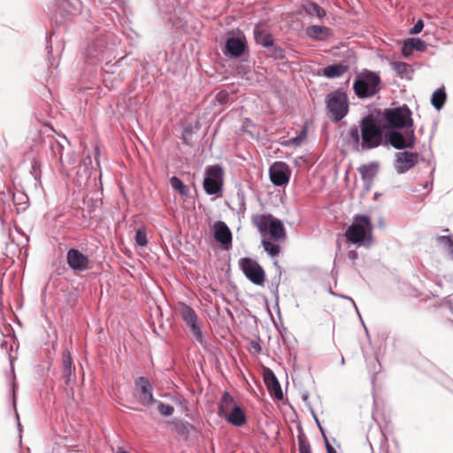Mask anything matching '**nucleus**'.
<instances>
[{
    "label": "nucleus",
    "instance_id": "obj_28",
    "mask_svg": "<svg viewBox=\"0 0 453 453\" xmlns=\"http://www.w3.org/2000/svg\"><path fill=\"white\" fill-rule=\"evenodd\" d=\"M435 240L439 244L442 245L447 250L451 258L453 259V235H438L435 237Z\"/></svg>",
    "mask_w": 453,
    "mask_h": 453
},
{
    "label": "nucleus",
    "instance_id": "obj_46",
    "mask_svg": "<svg viewBox=\"0 0 453 453\" xmlns=\"http://www.w3.org/2000/svg\"><path fill=\"white\" fill-rule=\"evenodd\" d=\"M250 350L254 353H259L261 351V346L257 342H250Z\"/></svg>",
    "mask_w": 453,
    "mask_h": 453
},
{
    "label": "nucleus",
    "instance_id": "obj_47",
    "mask_svg": "<svg viewBox=\"0 0 453 453\" xmlns=\"http://www.w3.org/2000/svg\"><path fill=\"white\" fill-rule=\"evenodd\" d=\"M349 257L351 260H353V261H354V260H356V259L357 258V251H355V250H350V251L349 252Z\"/></svg>",
    "mask_w": 453,
    "mask_h": 453
},
{
    "label": "nucleus",
    "instance_id": "obj_37",
    "mask_svg": "<svg viewBox=\"0 0 453 453\" xmlns=\"http://www.w3.org/2000/svg\"><path fill=\"white\" fill-rule=\"evenodd\" d=\"M73 360L71 353L68 350H65L62 355V366L63 369H73Z\"/></svg>",
    "mask_w": 453,
    "mask_h": 453
},
{
    "label": "nucleus",
    "instance_id": "obj_48",
    "mask_svg": "<svg viewBox=\"0 0 453 453\" xmlns=\"http://www.w3.org/2000/svg\"><path fill=\"white\" fill-rule=\"evenodd\" d=\"M326 448L327 453H336L334 449L328 442H326Z\"/></svg>",
    "mask_w": 453,
    "mask_h": 453
},
{
    "label": "nucleus",
    "instance_id": "obj_33",
    "mask_svg": "<svg viewBox=\"0 0 453 453\" xmlns=\"http://www.w3.org/2000/svg\"><path fill=\"white\" fill-rule=\"evenodd\" d=\"M298 438V447L299 453H311L310 444L305 437V435L300 433L297 436Z\"/></svg>",
    "mask_w": 453,
    "mask_h": 453
},
{
    "label": "nucleus",
    "instance_id": "obj_15",
    "mask_svg": "<svg viewBox=\"0 0 453 453\" xmlns=\"http://www.w3.org/2000/svg\"><path fill=\"white\" fill-rule=\"evenodd\" d=\"M263 378L265 384L270 392V394L276 399L281 400L283 398V393L281 390L280 384L276 378L274 372L269 369L265 368L263 372Z\"/></svg>",
    "mask_w": 453,
    "mask_h": 453
},
{
    "label": "nucleus",
    "instance_id": "obj_31",
    "mask_svg": "<svg viewBox=\"0 0 453 453\" xmlns=\"http://www.w3.org/2000/svg\"><path fill=\"white\" fill-rule=\"evenodd\" d=\"M170 184H171L172 188L175 191L180 193V195H182V196L187 195L188 190H187L185 185L183 184L182 180L180 178H178L176 176H173L170 179Z\"/></svg>",
    "mask_w": 453,
    "mask_h": 453
},
{
    "label": "nucleus",
    "instance_id": "obj_36",
    "mask_svg": "<svg viewBox=\"0 0 453 453\" xmlns=\"http://www.w3.org/2000/svg\"><path fill=\"white\" fill-rule=\"evenodd\" d=\"M135 242L136 243L141 246L144 247L148 243L147 240V234L144 228H138L135 233Z\"/></svg>",
    "mask_w": 453,
    "mask_h": 453
},
{
    "label": "nucleus",
    "instance_id": "obj_38",
    "mask_svg": "<svg viewBox=\"0 0 453 453\" xmlns=\"http://www.w3.org/2000/svg\"><path fill=\"white\" fill-rule=\"evenodd\" d=\"M173 403L183 411H188V402L181 395H177L173 399Z\"/></svg>",
    "mask_w": 453,
    "mask_h": 453
},
{
    "label": "nucleus",
    "instance_id": "obj_9",
    "mask_svg": "<svg viewBox=\"0 0 453 453\" xmlns=\"http://www.w3.org/2000/svg\"><path fill=\"white\" fill-rule=\"evenodd\" d=\"M239 265L244 275L253 284L262 286L265 282V273L262 266L250 257H242L239 260Z\"/></svg>",
    "mask_w": 453,
    "mask_h": 453
},
{
    "label": "nucleus",
    "instance_id": "obj_44",
    "mask_svg": "<svg viewBox=\"0 0 453 453\" xmlns=\"http://www.w3.org/2000/svg\"><path fill=\"white\" fill-rule=\"evenodd\" d=\"M304 138H305V132H303L301 135L291 138L289 141V144L298 146L302 143V142L303 141Z\"/></svg>",
    "mask_w": 453,
    "mask_h": 453
},
{
    "label": "nucleus",
    "instance_id": "obj_32",
    "mask_svg": "<svg viewBox=\"0 0 453 453\" xmlns=\"http://www.w3.org/2000/svg\"><path fill=\"white\" fill-rule=\"evenodd\" d=\"M255 38L257 42L264 47H272L274 45L273 39L271 35H262L256 33Z\"/></svg>",
    "mask_w": 453,
    "mask_h": 453
},
{
    "label": "nucleus",
    "instance_id": "obj_45",
    "mask_svg": "<svg viewBox=\"0 0 453 453\" xmlns=\"http://www.w3.org/2000/svg\"><path fill=\"white\" fill-rule=\"evenodd\" d=\"M330 293H331L332 295L338 296H340L341 298H343V299L349 300V301L353 304V306L355 307L356 311H358L357 307V304H356V303L354 302V300H353L351 297L347 296H344V295H338V294H335V293H334L332 290H330ZM357 313H359V312H357ZM358 315L360 316V314H358Z\"/></svg>",
    "mask_w": 453,
    "mask_h": 453
},
{
    "label": "nucleus",
    "instance_id": "obj_43",
    "mask_svg": "<svg viewBox=\"0 0 453 453\" xmlns=\"http://www.w3.org/2000/svg\"><path fill=\"white\" fill-rule=\"evenodd\" d=\"M424 27V23L421 19L418 20L417 23L412 27V28L410 31V34L411 35H417L422 31Z\"/></svg>",
    "mask_w": 453,
    "mask_h": 453
},
{
    "label": "nucleus",
    "instance_id": "obj_51",
    "mask_svg": "<svg viewBox=\"0 0 453 453\" xmlns=\"http://www.w3.org/2000/svg\"><path fill=\"white\" fill-rule=\"evenodd\" d=\"M341 364H342V365H343V364H344V358H343V357H342Z\"/></svg>",
    "mask_w": 453,
    "mask_h": 453
},
{
    "label": "nucleus",
    "instance_id": "obj_50",
    "mask_svg": "<svg viewBox=\"0 0 453 453\" xmlns=\"http://www.w3.org/2000/svg\"><path fill=\"white\" fill-rule=\"evenodd\" d=\"M47 49H50V50H49V53H50V54H51V53H52V52H51V47L47 46Z\"/></svg>",
    "mask_w": 453,
    "mask_h": 453
},
{
    "label": "nucleus",
    "instance_id": "obj_11",
    "mask_svg": "<svg viewBox=\"0 0 453 453\" xmlns=\"http://www.w3.org/2000/svg\"><path fill=\"white\" fill-rule=\"evenodd\" d=\"M134 397L143 406H150L156 402L153 395V387L150 380L143 376L137 378L134 381Z\"/></svg>",
    "mask_w": 453,
    "mask_h": 453
},
{
    "label": "nucleus",
    "instance_id": "obj_7",
    "mask_svg": "<svg viewBox=\"0 0 453 453\" xmlns=\"http://www.w3.org/2000/svg\"><path fill=\"white\" fill-rule=\"evenodd\" d=\"M175 312L189 327L195 339L197 342H202L203 333L198 323V317L195 310L187 303L180 302L175 308Z\"/></svg>",
    "mask_w": 453,
    "mask_h": 453
},
{
    "label": "nucleus",
    "instance_id": "obj_26",
    "mask_svg": "<svg viewBox=\"0 0 453 453\" xmlns=\"http://www.w3.org/2000/svg\"><path fill=\"white\" fill-rule=\"evenodd\" d=\"M234 406H236L234 397L229 393L224 392L219 404V416L222 417L223 415H226Z\"/></svg>",
    "mask_w": 453,
    "mask_h": 453
},
{
    "label": "nucleus",
    "instance_id": "obj_39",
    "mask_svg": "<svg viewBox=\"0 0 453 453\" xmlns=\"http://www.w3.org/2000/svg\"><path fill=\"white\" fill-rule=\"evenodd\" d=\"M271 55L274 59H283L285 58L283 50L279 46H272Z\"/></svg>",
    "mask_w": 453,
    "mask_h": 453
},
{
    "label": "nucleus",
    "instance_id": "obj_2",
    "mask_svg": "<svg viewBox=\"0 0 453 453\" xmlns=\"http://www.w3.org/2000/svg\"><path fill=\"white\" fill-rule=\"evenodd\" d=\"M348 241L358 246L370 247L372 243V226L367 215H356L352 224L345 231Z\"/></svg>",
    "mask_w": 453,
    "mask_h": 453
},
{
    "label": "nucleus",
    "instance_id": "obj_24",
    "mask_svg": "<svg viewBox=\"0 0 453 453\" xmlns=\"http://www.w3.org/2000/svg\"><path fill=\"white\" fill-rule=\"evenodd\" d=\"M390 66L401 78L407 80L411 79L414 71L411 65L405 62L393 61L390 62Z\"/></svg>",
    "mask_w": 453,
    "mask_h": 453
},
{
    "label": "nucleus",
    "instance_id": "obj_25",
    "mask_svg": "<svg viewBox=\"0 0 453 453\" xmlns=\"http://www.w3.org/2000/svg\"><path fill=\"white\" fill-rule=\"evenodd\" d=\"M268 232L274 240H282L286 237V232L282 223L274 217L270 223Z\"/></svg>",
    "mask_w": 453,
    "mask_h": 453
},
{
    "label": "nucleus",
    "instance_id": "obj_21",
    "mask_svg": "<svg viewBox=\"0 0 453 453\" xmlns=\"http://www.w3.org/2000/svg\"><path fill=\"white\" fill-rule=\"evenodd\" d=\"M273 219V217L271 214H256L252 216L251 221L261 234H265Z\"/></svg>",
    "mask_w": 453,
    "mask_h": 453
},
{
    "label": "nucleus",
    "instance_id": "obj_22",
    "mask_svg": "<svg viewBox=\"0 0 453 453\" xmlns=\"http://www.w3.org/2000/svg\"><path fill=\"white\" fill-rule=\"evenodd\" d=\"M379 170V165L376 162L370 163L368 165H363L358 168V172L364 181L371 183L373 178L376 176Z\"/></svg>",
    "mask_w": 453,
    "mask_h": 453
},
{
    "label": "nucleus",
    "instance_id": "obj_10",
    "mask_svg": "<svg viewBox=\"0 0 453 453\" xmlns=\"http://www.w3.org/2000/svg\"><path fill=\"white\" fill-rule=\"evenodd\" d=\"M386 142L396 150L411 149L415 145L416 136L413 130H406L405 134L398 131L386 134Z\"/></svg>",
    "mask_w": 453,
    "mask_h": 453
},
{
    "label": "nucleus",
    "instance_id": "obj_14",
    "mask_svg": "<svg viewBox=\"0 0 453 453\" xmlns=\"http://www.w3.org/2000/svg\"><path fill=\"white\" fill-rule=\"evenodd\" d=\"M68 265L73 271L83 272L89 267V259L77 249H70L66 254Z\"/></svg>",
    "mask_w": 453,
    "mask_h": 453
},
{
    "label": "nucleus",
    "instance_id": "obj_18",
    "mask_svg": "<svg viewBox=\"0 0 453 453\" xmlns=\"http://www.w3.org/2000/svg\"><path fill=\"white\" fill-rule=\"evenodd\" d=\"M426 43L419 38H409L404 40L402 46V54L403 57H410L413 50L423 52L426 50Z\"/></svg>",
    "mask_w": 453,
    "mask_h": 453
},
{
    "label": "nucleus",
    "instance_id": "obj_3",
    "mask_svg": "<svg viewBox=\"0 0 453 453\" xmlns=\"http://www.w3.org/2000/svg\"><path fill=\"white\" fill-rule=\"evenodd\" d=\"M110 37H111V35H102L88 43L83 52V58L86 64L96 65L105 58L110 57V51L115 45V42Z\"/></svg>",
    "mask_w": 453,
    "mask_h": 453
},
{
    "label": "nucleus",
    "instance_id": "obj_49",
    "mask_svg": "<svg viewBox=\"0 0 453 453\" xmlns=\"http://www.w3.org/2000/svg\"><path fill=\"white\" fill-rule=\"evenodd\" d=\"M18 426H19V433H21L20 423L19 420H18Z\"/></svg>",
    "mask_w": 453,
    "mask_h": 453
},
{
    "label": "nucleus",
    "instance_id": "obj_40",
    "mask_svg": "<svg viewBox=\"0 0 453 453\" xmlns=\"http://www.w3.org/2000/svg\"><path fill=\"white\" fill-rule=\"evenodd\" d=\"M52 150H54V153L56 156L58 155L59 161L64 165V159H63V146L58 142H56L54 144L51 145Z\"/></svg>",
    "mask_w": 453,
    "mask_h": 453
},
{
    "label": "nucleus",
    "instance_id": "obj_34",
    "mask_svg": "<svg viewBox=\"0 0 453 453\" xmlns=\"http://www.w3.org/2000/svg\"><path fill=\"white\" fill-rule=\"evenodd\" d=\"M174 426L176 431L181 434H189L190 430L194 428V426L188 422L177 421L174 423Z\"/></svg>",
    "mask_w": 453,
    "mask_h": 453
},
{
    "label": "nucleus",
    "instance_id": "obj_6",
    "mask_svg": "<svg viewBox=\"0 0 453 453\" xmlns=\"http://www.w3.org/2000/svg\"><path fill=\"white\" fill-rule=\"evenodd\" d=\"M326 109L335 122L341 121L349 112L348 96L342 90L329 93L326 98Z\"/></svg>",
    "mask_w": 453,
    "mask_h": 453
},
{
    "label": "nucleus",
    "instance_id": "obj_4",
    "mask_svg": "<svg viewBox=\"0 0 453 453\" xmlns=\"http://www.w3.org/2000/svg\"><path fill=\"white\" fill-rule=\"evenodd\" d=\"M380 78L379 74L365 70L356 77L353 89L358 98H368L380 91Z\"/></svg>",
    "mask_w": 453,
    "mask_h": 453
},
{
    "label": "nucleus",
    "instance_id": "obj_23",
    "mask_svg": "<svg viewBox=\"0 0 453 453\" xmlns=\"http://www.w3.org/2000/svg\"><path fill=\"white\" fill-rule=\"evenodd\" d=\"M348 69L349 67L346 65L341 63L333 64L323 68L322 73L326 78H338L342 76L348 71Z\"/></svg>",
    "mask_w": 453,
    "mask_h": 453
},
{
    "label": "nucleus",
    "instance_id": "obj_13",
    "mask_svg": "<svg viewBox=\"0 0 453 453\" xmlns=\"http://www.w3.org/2000/svg\"><path fill=\"white\" fill-rule=\"evenodd\" d=\"M418 154L415 152H398L395 154V168L400 174L408 172L417 165Z\"/></svg>",
    "mask_w": 453,
    "mask_h": 453
},
{
    "label": "nucleus",
    "instance_id": "obj_16",
    "mask_svg": "<svg viewBox=\"0 0 453 453\" xmlns=\"http://www.w3.org/2000/svg\"><path fill=\"white\" fill-rule=\"evenodd\" d=\"M214 238L226 249L232 245V233L227 225L223 221H218L213 226Z\"/></svg>",
    "mask_w": 453,
    "mask_h": 453
},
{
    "label": "nucleus",
    "instance_id": "obj_5",
    "mask_svg": "<svg viewBox=\"0 0 453 453\" xmlns=\"http://www.w3.org/2000/svg\"><path fill=\"white\" fill-rule=\"evenodd\" d=\"M411 111L407 105L385 109L382 113L383 119L393 128L411 127L413 120Z\"/></svg>",
    "mask_w": 453,
    "mask_h": 453
},
{
    "label": "nucleus",
    "instance_id": "obj_20",
    "mask_svg": "<svg viewBox=\"0 0 453 453\" xmlns=\"http://www.w3.org/2000/svg\"><path fill=\"white\" fill-rule=\"evenodd\" d=\"M306 35L314 41H324L331 36V29L319 25H312L306 28Z\"/></svg>",
    "mask_w": 453,
    "mask_h": 453
},
{
    "label": "nucleus",
    "instance_id": "obj_19",
    "mask_svg": "<svg viewBox=\"0 0 453 453\" xmlns=\"http://www.w3.org/2000/svg\"><path fill=\"white\" fill-rule=\"evenodd\" d=\"M227 422L235 426H242L246 423V415L240 406H234L226 415H223Z\"/></svg>",
    "mask_w": 453,
    "mask_h": 453
},
{
    "label": "nucleus",
    "instance_id": "obj_1",
    "mask_svg": "<svg viewBox=\"0 0 453 453\" xmlns=\"http://www.w3.org/2000/svg\"><path fill=\"white\" fill-rule=\"evenodd\" d=\"M349 136L355 150H369L383 144L384 130L372 116L367 115L360 120L358 127H349Z\"/></svg>",
    "mask_w": 453,
    "mask_h": 453
},
{
    "label": "nucleus",
    "instance_id": "obj_35",
    "mask_svg": "<svg viewBox=\"0 0 453 453\" xmlns=\"http://www.w3.org/2000/svg\"><path fill=\"white\" fill-rule=\"evenodd\" d=\"M154 403L157 404V410L159 413L163 416H171L173 413V407L168 404H165L164 403L156 400Z\"/></svg>",
    "mask_w": 453,
    "mask_h": 453
},
{
    "label": "nucleus",
    "instance_id": "obj_42",
    "mask_svg": "<svg viewBox=\"0 0 453 453\" xmlns=\"http://www.w3.org/2000/svg\"><path fill=\"white\" fill-rule=\"evenodd\" d=\"M62 379L64 380L65 385H69L71 381L73 380V369H63Z\"/></svg>",
    "mask_w": 453,
    "mask_h": 453
},
{
    "label": "nucleus",
    "instance_id": "obj_30",
    "mask_svg": "<svg viewBox=\"0 0 453 453\" xmlns=\"http://www.w3.org/2000/svg\"><path fill=\"white\" fill-rule=\"evenodd\" d=\"M262 245H263L265 250L271 257L277 256L280 253V249L279 245L272 242L269 240L264 239L262 241Z\"/></svg>",
    "mask_w": 453,
    "mask_h": 453
},
{
    "label": "nucleus",
    "instance_id": "obj_41",
    "mask_svg": "<svg viewBox=\"0 0 453 453\" xmlns=\"http://www.w3.org/2000/svg\"><path fill=\"white\" fill-rule=\"evenodd\" d=\"M250 63L246 60L242 61V63L236 66V72L238 74H246L250 70Z\"/></svg>",
    "mask_w": 453,
    "mask_h": 453
},
{
    "label": "nucleus",
    "instance_id": "obj_29",
    "mask_svg": "<svg viewBox=\"0 0 453 453\" xmlns=\"http://www.w3.org/2000/svg\"><path fill=\"white\" fill-rule=\"evenodd\" d=\"M306 12L309 15H316L320 19L326 16V11L315 3L309 4L306 7Z\"/></svg>",
    "mask_w": 453,
    "mask_h": 453
},
{
    "label": "nucleus",
    "instance_id": "obj_17",
    "mask_svg": "<svg viewBox=\"0 0 453 453\" xmlns=\"http://www.w3.org/2000/svg\"><path fill=\"white\" fill-rule=\"evenodd\" d=\"M247 48L244 36L230 37L226 42V51L232 57H241Z\"/></svg>",
    "mask_w": 453,
    "mask_h": 453
},
{
    "label": "nucleus",
    "instance_id": "obj_12",
    "mask_svg": "<svg viewBox=\"0 0 453 453\" xmlns=\"http://www.w3.org/2000/svg\"><path fill=\"white\" fill-rule=\"evenodd\" d=\"M290 174L289 166L284 162H275L269 168L270 180L275 186H283L288 183Z\"/></svg>",
    "mask_w": 453,
    "mask_h": 453
},
{
    "label": "nucleus",
    "instance_id": "obj_8",
    "mask_svg": "<svg viewBox=\"0 0 453 453\" xmlns=\"http://www.w3.org/2000/svg\"><path fill=\"white\" fill-rule=\"evenodd\" d=\"M223 185V169L219 165L209 166L205 171L203 188L208 195H217Z\"/></svg>",
    "mask_w": 453,
    "mask_h": 453
},
{
    "label": "nucleus",
    "instance_id": "obj_27",
    "mask_svg": "<svg viewBox=\"0 0 453 453\" xmlns=\"http://www.w3.org/2000/svg\"><path fill=\"white\" fill-rule=\"evenodd\" d=\"M446 100V93L443 88L437 89L432 96V104L437 110H440Z\"/></svg>",
    "mask_w": 453,
    "mask_h": 453
}]
</instances>
